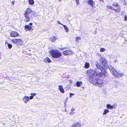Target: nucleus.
<instances>
[{"instance_id":"obj_1","label":"nucleus","mask_w":127,"mask_h":127,"mask_svg":"<svg viewBox=\"0 0 127 127\" xmlns=\"http://www.w3.org/2000/svg\"><path fill=\"white\" fill-rule=\"evenodd\" d=\"M96 67L100 69L101 71L97 72L95 70L90 69L87 71V74L89 76V81L94 85H97L99 87H102L103 85V83L102 80L99 79L98 81L95 77V76L100 78L103 76H106L107 72L105 69L99 63H97L96 64Z\"/></svg>"},{"instance_id":"obj_2","label":"nucleus","mask_w":127,"mask_h":127,"mask_svg":"<svg viewBox=\"0 0 127 127\" xmlns=\"http://www.w3.org/2000/svg\"><path fill=\"white\" fill-rule=\"evenodd\" d=\"M49 53L50 56L54 59L59 58L62 55V53L57 49H51L49 51Z\"/></svg>"},{"instance_id":"obj_3","label":"nucleus","mask_w":127,"mask_h":127,"mask_svg":"<svg viewBox=\"0 0 127 127\" xmlns=\"http://www.w3.org/2000/svg\"><path fill=\"white\" fill-rule=\"evenodd\" d=\"M106 7L107 9L113 10L116 13H119L121 10L120 6L117 2L114 3L112 6L107 5Z\"/></svg>"},{"instance_id":"obj_4","label":"nucleus","mask_w":127,"mask_h":127,"mask_svg":"<svg viewBox=\"0 0 127 127\" xmlns=\"http://www.w3.org/2000/svg\"><path fill=\"white\" fill-rule=\"evenodd\" d=\"M33 11L30 8H27L25 10L24 13V17L25 19L24 20L26 22H28L30 21V14Z\"/></svg>"},{"instance_id":"obj_5","label":"nucleus","mask_w":127,"mask_h":127,"mask_svg":"<svg viewBox=\"0 0 127 127\" xmlns=\"http://www.w3.org/2000/svg\"><path fill=\"white\" fill-rule=\"evenodd\" d=\"M111 73L115 77L119 78L123 75V74L119 73L116 70L113 68L111 69L110 70Z\"/></svg>"},{"instance_id":"obj_6","label":"nucleus","mask_w":127,"mask_h":127,"mask_svg":"<svg viewBox=\"0 0 127 127\" xmlns=\"http://www.w3.org/2000/svg\"><path fill=\"white\" fill-rule=\"evenodd\" d=\"M99 61L100 63L106 69H108L109 68V66L105 60L103 58H100Z\"/></svg>"},{"instance_id":"obj_7","label":"nucleus","mask_w":127,"mask_h":127,"mask_svg":"<svg viewBox=\"0 0 127 127\" xmlns=\"http://www.w3.org/2000/svg\"><path fill=\"white\" fill-rule=\"evenodd\" d=\"M11 41L15 44H18L22 45L23 41L21 39L17 38H13L11 40Z\"/></svg>"},{"instance_id":"obj_8","label":"nucleus","mask_w":127,"mask_h":127,"mask_svg":"<svg viewBox=\"0 0 127 127\" xmlns=\"http://www.w3.org/2000/svg\"><path fill=\"white\" fill-rule=\"evenodd\" d=\"M62 53L65 56L69 55H72L73 52L70 50H66L63 51Z\"/></svg>"},{"instance_id":"obj_9","label":"nucleus","mask_w":127,"mask_h":127,"mask_svg":"<svg viewBox=\"0 0 127 127\" xmlns=\"http://www.w3.org/2000/svg\"><path fill=\"white\" fill-rule=\"evenodd\" d=\"M10 34V36L12 37H15L20 35L17 32L15 31H11Z\"/></svg>"},{"instance_id":"obj_10","label":"nucleus","mask_w":127,"mask_h":127,"mask_svg":"<svg viewBox=\"0 0 127 127\" xmlns=\"http://www.w3.org/2000/svg\"><path fill=\"white\" fill-rule=\"evenodd\" d=\"M81 127V124L79 122L74 123L71 126V127Z\"/></svg>"},{"instance_id":"obj_11","label":"nucleus","mask_w":127,"mask_h":127,"mask_svg":"<svg viewBox=\"0 0 127 127\" xmlns=\"http://www.w3.org/2000/svg\"><path fill=\"white\" fill-rule=\"evenodd\" d=\"M32 29V27H31L28 25H27L24 26V29L26 31H30Z\"/></svg>"},{"instance_id":"obj_12","label":"nucleus","mask_w":127,"mask_h":127,"mask_svg":"<svg viewBox=\"0 0 127 127\" xmlns=\"http://www.w3.org/2000/svg\"><path fill=\"white\" fill-rule=\"evenodd\" d=\"M88 4L90 5L92 7H93L95 5V2L93 0H88L87 1Z\"/></svg>"},{"instance_id":"obj_13","label":"nucleus","mask_w":127,"mask_h":127,"mask_svg":"<svg viewBox=\"0 0 127 127\" xmlns=\"http://www.w3.org/2000/svg\"><path fill=\"white\" fill-rule=\"evenodd\" d=\"M29 97L27 96H25L23 99V100L25 103H27L29 101Z\"/></svg>"},{"instance_id":"obj_14","label":"nucleus","mask_w":127,"mask_h":127,"mask_svg":"<svg viewBox=\"0 0 127 127\" xmlns=\"http://www.w3.org/2000/svg\"><path fill=\"white\" fill-rule=\"evenodd\" d=\"M43 60L46 63H49L51 62V60L48 57H47L45 58Z\"/></svg>"},{"instance_id":"obj_15","label":"nucleus","mask_w":127,"mask_h":127,"mask_svg":"<svg viewBox=\"0 0 127 127\" xmlns=\"http://www.w3.org/2000/svg\"><path fill=\"white\" fill-rule=\"evenodd\" d=\"M59 89L60 90V91L61 93H64V89L62 85H59Z\"/></svg>"},{"instance_id":"obj_16","label":"nucleus","mask_w":127,"mask_h":127,"mask_svg":"<svg viewBox=\"0 0 127 127\" xmlns=\"http://www.w3.org/2000/svg\"><path fill=\"white\" fill-rule=\"evenodd\" d=\"M107 108L108 109H111L113 108H115V107H113V106L111 105L110 104H107L106 105Z\"/></svg>"},{"instance_id":"obj_17","label":"nucleus","mask_w":127,"mask_h":127,"mask_svg":"<svg viewBox=\"0 0 127 127\" xmlns=\"http://www.w3.org/2000/svg\"><path fill=\"white\" fill-rule=\"evenodd\" d=\"M57 39V38L55 36H53L50 38V39L51 41L52 42H54Z\"/></svg>"},{"instance_id":"obj_18","label":"nucleus","mask_w":127,"mask_h":127,"mask_svg":"<svg viewBox=\"0 0 127 127\" xmlns=\"http://www.w3.org/2000/svg\"><path fill=\"white\" fill-rule=\"evenodd\" d=\"M76 84L77 86L79 87L82 85V83L81 81H77L76 83Z\"/></svg>"},{"instance_id":"obj_19","label":"nucleus","mask_w":127,"mask_h":127,"mask_svg":"<svg viewBox=\"0 0 127 127\" xmlns=\"http://www.w3.org/2000/svg\"><path fill=\"white\" fill-rule=\"evenodd\" d=\"M90 67V64L89 63L86 62L85 64L84 67L86 68H88Z\"/></svg>"},{"instance_id":"obj_20","label":"nucleus","mask_w":127,"mask_h":127,"mask_svg":"<svg viewBox=\"0 0 127 127\" xmlns=\"http://www.w3.org/2000/svg\"><path fill=\"white\" fill-rule=\"evenodd\" d=\"M109 112V110L107 109H105L104 110V112L103 113V115H106L107 113Z\"/></svg>"},{"instance_id":"obj_21","label":"nucleus","mask_w":127,"mask_h":127,"mask_svg":"<svg viewBox=\"0 0 127 127\" xmlns=\"http://www.w3.org/2000/svg\"><path fill=\"white\" fill-rule=\"evenodd\" d=\"M7 43V46L8 47V48L9 49H11L12 47V45L11 44H9L8 43H7V42H6L5 43V44Z\"/></svg>"},{"instance_id":"obj_22","label":"nucleus","mask_w":127,"mask_h":127,"mask_svg":"<svg viewBox=\"0 0 127 127\" xmlns=\"http://www.w3.org/2000/svg\"><path fill=\"white\" fill-rule=\"evenodd\" d=\"M29 3L31 5H33L34 3V2L33 0H29Z\"/></svg>"},{"instance_id":"obj_23","label":"nucleus","mask_w":127,"mask_h":127,"mask_svg":"<svg viewBox=\"0 0 127 127\" xmlns=\"http://www.w3.org/2000/svg\"><path fill=\"white\" fill-rule=\"evenodd\" d=\"M63 26L64 27V29L65 30L66 32H68V29L67 27V26L64 25Z\"/></svg>"},{"instance_id":"obj_24","label":"nucleus","mask_w":127,"mask_h":127,"mask_svg":"<svg viewBox=\"0 0 127 127\" xmlns=\"http://www.w3.org/2000/svg\"><path fill=\"white\" fill-rule=\"evenodd\" d=\"M81 39V38L79 36L76 37L75 38V41L76 42H79V40H80Z\"/></svg>"},{"instance_id":"obj_25","label":"nucleus","mask_w":127,"mask_h":127,"mask_svg":"<svg viewBox=\"0 0 127 127\" xmlns=\"http://www.w3.org/2000/svg\"><path fill=\"white\" fill-rule=\"evenodd\" d=\"M105 50V49L103 48H101L100 49V52H102L104 51Z\"/></svg>"},{"instance_id":"obj_26","label":"nucleus","mask_w":127,"mask_h":127,"mask_svg":"<svg viewBox=\"0 0 127 127\" xmlns=\"http://www.w3.org/2000/svg\"><path fill=\"white\" fill-rule=\"evenodd\" d=\"M68 48L67 47H65L64 48H60V49L61 51L63 50L64 49H68Z\"/></svg>"},{"instance_id":"obj_27","label":"nucleus","mask_w":127,"mask_h":127,"mask_svg":"<svg viewBox=\"0 0 127 127\" xmlns=\"http://www.w3.org/2000/svg\"><path fill=\"white\" fill-rule=\"evenodd\" d=\"M75 111V109H74L72 107L71 109V112L70 113V114H71L72 113H74L75 112H73L74 111Z\"/></svg>"},{"instance_id":"obj_28","label":"nucleus","mask_w":127,"mask_h":127,"mask_svg":"<svg viewBox=\"0 0 127 127\" xmlns=\"http://www.w3.org/2000/svg\"><path fill=\"white\" fill-rule=\"evenodd\" d=\"M76 4L79 5V0H75Z\"/></svg>"},{"instance_id":"obj_29","label":"nucleus","mask_w":127,"mask_h":127,"mask_svg":"<svg viewBox=\"0 0 127 127\" xmlns=\"http://www.w3.org/2000/svg\"><path fill=\"white\" fill-rule=\"evenodd\" d=\"M124 20L125 21H126L127 20V16L126 15L125 16V17L124 18Z\"/></svg>"},{"instance_id":"obj_30","label":"nucleus","mask_w":127,"mask_h":127,"mask_svg":"<svg viewBox=\"0 0 127 127\" xmlns=\"http://www.w3.org/2000/svg\"><path fill=\"white\" fill-rule=\"evenodd\" d=\"M31 95L33 97H34V96H35V95H36V93H32L31 94Z\"/></svg>"},{"instance_id":"obj_31","label":"nucleus","mask_w":127,"mask_h":127,"mask_svg":"<svg viewBox=\"0 0 127 127\" xmlns=\"http://www.w3.org/2000/svg\"><path fill=\"white\" fill-rule=\"evenodd\" d=\"M57 22L59 24H60L62 26H63V25L59 21H57Z\"/></svg>"},{"instance_id":"obj_32","label":"nucleus","mask_w":127,"mask_h":127,"mask_svg":"<svg viewBox=\"0 0 127 127\" xmlns=\"http://www.w3.org/2000/svg\"><path fill=\"white\" fill-rule=\"evenodd\" d=\"M14 3H15V1H12V3L11 4V5H13L14 4Z\"/></svg>"},{"instance_id":"obj_33","label":"nucleus","mask_w":127,"mask_h":127,"mask_svg":"<svg viewBox=\"0 0 127 127\" xmlns=\"http://www.w3.org/2000/svg\"><path fill=\"white\" fill-rule=\"evenodd\" d=\"M33 97L32 95L30 96V97L29 98V99H32L33 98Z\"/></svg>"},{"instance_id":"obj_34","label":"nucleus","mask_w":127,"mask_h":127,"mask_svg":"<svg viewBox=\"0 0 127 127\" xmlns=\"http://www.w3.org/2000/svg\"><path fill=\"white\" fill-rule=\"evenodd\" d=\"M70 95H69V97H71V95H74V94H73L72 93H70Z\"/></svg>"},{"instance_id":"obj_35","label":"nucleus","mask_w":127,"mask_h":127,"mask_svg":"<svg viewBox=\"0 0 127 127\" xmlns=\"http://www.w3.org/2000/svg\"><path fill=\"white\" fill-rule=\"evenodd\" d=\"M69 81L70 82V84H71L72 83V81L71 80H69Z\"/></svg>"},{"instance_id":"obj_36","label":"nucleus","mask_w":127,"mask_h":127,"mask_svg":"<svg viewBox=\"0 0 127 127\" xmlns=\"http://www.w3.org/2000/svg\"><path fill=\"white\" fill-rule=\"evenodd\" d=\"M32 24H33L32 23H30L29 24V25L30 26H32Z\"/></svg>"},{"instance_id":"obj_37","label":"nucleus","mask_w":127,"mask_h":127,"mask_svg":"<svg viewBox=\"0 0 127 127\" xmlns=\"http://www.w3.org/2000/svg\"><path fill=\"white\" fill-rule=\"evenodd\" d=\"M100 1H101L103 2L104 1V0H99Z\"/></svg>"},{"instance_id":"obj_38","label":"nucleus","mask_w":127,"mask_h":127,"mask_svg":"<svg viewBox=\"0 0 127 127\" xmlns=\"http://www.w3.org/2000/svg\"><path fill=\"white\" fill-rule=\"evenodd\" d=\"M67 99L66 98L65 99V102H66L67 101Z\"/></svg>"},{"instance_id":"obj_39","label":"nucleus","mask_w":127,"mask_h":127,"mask_svg":"<svg viewBox=\"0 0 127 127\" xmlns=\"http://www.w3.org/2000/svg\"><path fill=\"white\" fill-rule=\"evenodd\" d=\"M62 0H59V1H62Z\"/></svg>"},{"instance_id":"obj_40","label":"nucleus","mask_w":127,"mask_h":127,"mask_svg":"<svg viewBox=\"0 0 127 127\" xmlns=\"http://www.w3.org/2000/svg\"><path fill=\"white\" fill-rule=\"evenodd\" d=\"M58 127H59V126H58Z\"/></svg>"},{"instance_id":"obj_41","label":"nucleus","mask_w":127,"mask_h":127,"mask_svg":"<svg viewBox=\"0 0 127 127\" xmlns=\"http://www.w3.org/2000/svg\"><path fill=\"white\" fill-rule=\"evenodd\" d=\"M126 41H127V40H126Z\"/></svg>"}]
</instances>
